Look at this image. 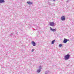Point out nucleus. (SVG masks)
Segmentation results:
<instances>
[{
	"label": "nucleus",
	"instance_id": "obj_2",
	"mask_svg": "<svg viewBox=\"0 0 74 74\" xmlns=\"http://www.w3.org/2000/svg\"><path fill=\"white\" fill-rule=\"evenodd\" d=\"M50 29L51 32H55L56 31V29L55 28L54 29H53L51 27H50Z\"/></svg>",
	"mask_w": 74,
	"mask_h": 74
},
{
	"label": "nucleus",
	"instance_id": "obj_13",
	"mask_svg": "<svg viewBox=\"0 0 74 74\" xmlns=\"http://www.w3.org/2000/svg\"><path fill=\"white\" fill-rule=\"evenodd\" d=\"M62 46V44H60L59 45V47H61Z\"/></svg>",
	"mask_w": 74,
	"mask_h": 74
},
{
	"label": "nucleus",
	"instance_id": "obj_15",
	"mask_svg": "<svg viewBox=\"0 0 74 74\" xmlns=\"http://www.w3.org/2000/svg\"><path fill=\"white\" fill-rule=\"evenodd\" d=\"M53 0V1H55V0Z\"/></svg>",
	"mask_w": 74,
	"mask_h": 74
},
{
	"label": "nucleus",
	"instance_id": "obj_6",
	"mask_svg": "<svg viewBox=\"0 0 74 74\" xmlns=\"http://www.w3.org/2000/svg\"><path fill=\"white\" fill-rule=\"evenodd\" d=\"M69 41V39L65 38L63 42L64 43H66L67 41Z\"/></svg>",
	"mask_w": 74,
	"mask_h": 74
},
{
	"label": "nucleus",
	"instance_id": "obj_3",
	"mask_svg": "<svg viewBox=\"0 0 74 74\" xmlns=\"http://www.w3.org/2000/svg\"><path fill=\"white\" fill-rule=\"evenodd\" d=\"M42 69V66H39V69L37 71V73H39L40 71H41V70Z\"/></svg>",
	"mask_w": 74,
	"mask_h": 74
},
{
	"label": "nucleus",
	"instance_id": "obj_11",
	"mask_svg": "<svg viewBox=\"0 0 74 74\" xmlns=\"http://www.w3.org/2000/svg\"><path fill=\"white\" fill-rule=\"evenodd\" d=\"M49 73V71H47L45 72V74H48Z\"/></svg>",
	"mask_w": 74,
	"mask_h": 74
},
{
	"label": "nucleus",
	"instance_id": "obj_16",
	"mask_svg": "<svg viewBox=\"0 0 74 74\" xmlns=\"http://www.w3.org/2000/svg\"><path fill=\"white\" fill-rule=\"evenodd\" d=\"M1 73V71H0V74Z\"/></svg>",
	"mask_w": 74,
	"mask_h": 74
},
{
	"label": "nucleus",
	"instance_id": "obj_14",
	"mask_svg": "<svg viewBox=\"0 0 74 74\" xmlns=\"http://www.w3.org/2000/svg\"><path fill=\"white\" fill-rule=\"evenodd\" d=\"M34 51V49H32V52H33V51Z\"/></svg>",
	"mask_w": 74,
	"mask_h": 74
},
{
	"label": "nucleus",
	"instance_id": "obj_1",
	"mask_svg": "<svg viewBox=\"0 0 74 74\" xmlns=\"http://www.w3.org/2000/svg\"><path fill=\"white\" fill-rule=\"evenodd\" d=\"M70 57V55H69V54H67L65 56H64V59L66 60H68L69 59Z\"/></svg>",
	"mask_w": 74,
	"mask_h": 74
},
{
	"label": "nucleus",
	"instance_id": "obj_10",
	"mask_svg": "<svg viewBox=\"0 0 74 74\" xmlns=\"http://www.w3.org/2000/svg\"><path fill=\"white\" fill-rule=\"evenodd\" d=\"M56 41V40H53L51 42V44H54V42Z\"/></svg>",
	"mask_w": 74,
	"mask_h": 74
},
{
	"label": "nucleus",
	"instance_id": "obj_12",
	"mask_svg": "<svg viewBox=\"0 0 74 74\" xmlns=\"http://www.w3.org/2000/svg\"><path fill=\"white\" fill-rule=\"evenodd\" d=\"M12 36H13V33L10 34V37H12Z\"/></svg>",
	"mask_w": 74,
	"mask_h": 74
},
{
	"label": "nucleus",
	"instance_id": "obj_9",
	"mask_svg": "<svg viewBox=\"0 0 74 74\" xmlns=\"http://www.w3.org/2000/svg\"><path fill=\"white\" fill-rule=\"evenodd\" d=\"M5 3L4 0H0V3Z\"/></svg>",
	"mask_w": 74,
	"mask_h": 74
},
{
	"label": "nucleus",
	"instance_id": "obj_5",
	"mask_svg": "<svg viewBox=\"0 0 74 74\" xmlns=\"http://www.w3.org/2000/svg\"><path fill=\"white\" fill-rule=\"evenodd\" d=\"M61 19L62 20V21H65V19H66V18L64 16H62L61 18Z\"/></svg>",
	"mask_w": 74,
	"mask_h": 74
},
{
	"label": "nucleus",
	"instance_id": "obj_8",
	"mask_svg": "<svg viewBox=\"0 0 74 74\" xmlns=\"http://www.w3.org/2000/svg\"><path fill=\"white\" fill-rule=\"evenodd\" d=\"M27 4H28L30 5V4H33V3L30 2V1H27Z\"/></svg>",
	"mask_w": 74,
	"mask_h": 74
},
{
	"label": "nucleus",
	"instance_id": "obj_4",
	"mask_svg": "<svg viewBox=\"0 0 74 74\" xmlns=\"http://www.w3.org/2000/svg\"><path fill=\"white\" fill-rule=\"evenodd\" d=\"M49 24L51 26H54L55 25L54 22H50Z\"/></svg>",
	"mask_w": 74,
	"mask_h": 74
},
{
	"label": "nucleus",
	"instance_id": "obj_7",
	"mask_svg": "<svg viewBox=\"0 0 74 74\" xmlns=\"http://www.w3.org/2000/svg\"><path fill=\"white\" fill-rule=\"evenodd\" d=\"M32 45H33V46L34 47L36 45V43H35V42L34 41H32Z\"/></svg>",
	"mask_w": 74,
	"mask_h": 74
}]
</instances>
